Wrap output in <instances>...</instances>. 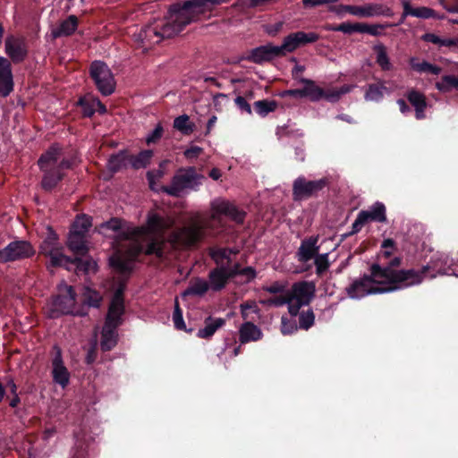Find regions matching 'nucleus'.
Here are the masks:
<instances>
[{
  "label": "nucleus",
  "instance_id": "49",
  "mask_svg": "<svg viewBox=\"0 0 458 458\" xmlns=\"http://www.w3.org/2000/svg\"><path fill=\"white\" fill-rule=\"evenodd\" d=\"M298 329L296 321L294 319H289L287 317L283 316L281 318V333L284 335H292Z\"/></svg>",
  "mask_w": 458,
  "mask_h": 458
},
{
  "label": "nucleus",
  "instance_id": "43",
  "mask_svg": "<svg viewBox=\"0 0 458 458\" xmlns=\"http://www.w3.org/2000/svg\"><path fill=\"white\" fill-rule=\"evenodd\" d=\"M277 106V104L274 100H259L254 102L253 107L257 114L260 116H266L269 113L274 112Z\"/></svg>",
  "mask_w": 458,
  "mask_h": 458
},
{
  "label": "nucleus",
  "instance_id": "3",
  "mask_svg": "<svg viewBox=\"0 0 458 458\" xmlns=\"http://www.w3.org/2000/svg\"><path fill=\"white\" fill-rule=\"evenodd\" d=\"M62 148L53 145L38 159V166L44 172L41 185L46 191L54 189L64 178V170L72 167V161L62 158Z\"/></svg>",
  "mask_w": 458,
  "mask_h": 458
},
{
  "label": "nucleus",
  "instance_id": "10",
  "mask_svg": "<svg viewBox=\"0 0 458 458\" xmlns=\"http://www.w3.org/2000/svg\"><path fill=\"white\" fill-rule=\"evenodd\" d=\"M372 284H377L373 280V276H364L362 278L354 281L347 289L349 297L360 299L368 294L384 293L390 292L386 286H373Z\"/></svg>",
  "mask_w": 458,
  "mask_h": 458
},
{
  "label": "nucleus",
  "instance_id": "64",
  "mask_svg": "<svg viewBox=\"0 0 458 458\" xmlns=\"http://www.w3.org/2000/svg\"><path fill=\"white\" fill-rule=\"evenodd\" d=\"M304 69L305 68L302 65H296L292 71L293 78L300 81V79L302 78L301 75L304 72Z\"/></svg>",
  "mask_w": 458,
  "mask_h": 458
},
{
  "label": "nucleus",
  "instance_id": "4",
  "mask_svg": "<svg viewBox=\"0 0 458 458\" xmlns=\"http://www.w3.org/2000/svg\"><path fill=\"white\" fill-rule=\"evenodd\" d=\"M204 178L194 167L181 168L174 175L171 184L163 186L161 191L170 196L180 197L185 190L196 191Z\"/></svg>",
  "mask_w": 458,
  "mask_h": 458
},
{
  "label": "nucleus",
  "instance_id": "6",
  "mask_svg": "<svg viewBox=\"0 0 458 458\" xmlns=\"http://www.w3.org/2000/svg\"><path fill=\"white\" fill-rule=\"evenodd\" d=\"M89 72L101 94L108 96L114 91L115 82L113 73L104 62H93L90 65Z\"/></svg>",
  "mask_w": 458,
  "mask_h": 458
},
{
  "label": "nucleus",
  "instance_id": "34",
  "mask_svg": "<svg viewBox=\"0 0 458 458\" xmlns=\"http://www.w3.org/2000/svg\"><path fill=\"white\" fill-rule=\"evenodd\" d=\"M409 64L411 69L419 73H429L438 75L442 72L441 67L432 64L427 61L420 62L417 57H411L409 60Z\"/></svg>",
  "mask_w": 458,
  "mask_h": 458
},
{
  "label": "nucleus",
  "instance_id": "44",
  "mask_svg": "<svg viewBox=\"0 0 458 458\" xmlns=\"http://www.w3.org/2000/svg\"><path fill=\"white\" fill-rule=\"evenodd\" d=\"M422 39L426 42L437 45L439 47L455 46V40L452 38H443L434 33H426L422 36Z\"/></svg>",
  "mask_w": 458,
  "mask_h": 458
},
{
  "label": "nucleus",
  "instance_id": "7",
  "mask_svg": "<svg viewBox=\"0 0 458 458\" xmlns=\"http://www.w3.org/2000/svg\"><path fill=\"white\" fill-rule=\"evenodd\" d=\"M327 184L328 181L326 178L309 181L304 176H299L293 183V198L294 200H303L315 197Z\"/></svg>",
  "mask_w": 458,
  "mask_h": 458
},
{
  "label": "nucleus",
  "instance_id": "21",
  "mask_svg": "<svg viewBox=\"0 0 458 458\" xmlns=\"http://www.w3.org/2000/svg\"><path fill=\"white\" fill-rule=\"evenodd\" d=\"M53 378L56 384H59L63 388L69 383L70 374L64 365L61 350L56 348V353L53 360Z\"/></svg>",
  "mask_w": 458,
  "mask_h": 458
},
{
  "label": "nucleus",
  "instance_id": "54",
  "mask_svg": "<svg viewBox=\"0 0 458 458\" xmlns=\"http://www.w3.org/2000/svg\"><path fill=\"white\" fill-rule=\"evenodd\" d=\"M382 29H384V26L380 25V24L369 25V24L361 23L360 33H368L372 36H378L381 34L380 30Z\"/></svg>",
  "mask_w": 458,
  "mask_h": 458
},
{
  "label": "nucleus",
  "instance_id": "62",
  "mask_svg": "<svg viewBox=\"0 0 458 458\" xmlns=\"http://www.w3.org/2000/svg\"><path fill=\"white\" fill-rule=\"evenodd\" d=\"M281 97H283V98L293 97V98H303L302 89L284 90L281 93Z\"/></svg>",
  "mask_w": 458,
  "mask_h": 458
},
{
  "label": "nucleus",
  "instance_id": "14",
  "mask_svg": "<svg viewBox=\"0 0 458 458\" xmlns=\"http://www.w3.org/2000/svg\"><path fill=\"white\" fill-rule=\"evenodd\" d=\"M208 4V0L186 1L177 9L176 20L182 23H191L195 17L206 10Z\"/></svg>",
  "mask_w": 458,
  "mask_h": 458
},
{
  "label": "nucleus",
  "instance_id": "18",
  "mask_svg": "<svg viewBox=\"0 0 458 458\" xmlns=\"http://www.w3.org/2000/svg\"><path fill=\"white\" fill-rule=\"evenodd\" d=\"M13 90V78L11 62L0 56V97L6 98Z\"/></svg>",
  "mask_w": 458,
  "mask_h": 458
},
{
  "label": "nucleus",
  "instance_id": "58",
  "mask_svg": "<svg viewBox=\"0 0 458 458\" xmlns=\"http://www.w3.org/2000/svg\"><path fill=\"white\" fill-rule=\"evenodd\" d=\"M287 293L284 296H278L275 298L268 299L267 301H263L262 303L266 305H274L276 307H280L285 305L287 302Z\"/></svg>",
  "mask_w": 458,
  "mask_h": 458
},
{
  "label": "nucleus",
  "instance_id": "48",
  "mask_svg": "<svg viewBox=\"0 0 458 458\" xmlns=\"http://www.w3.org/2000/svg\"><path fill=\"white\" fill-rule=\"evenodd\" d=\"M101 299L98 292L89 288H87L83 293V301L91 307H98Z\"/></svg>",
  "mask_w": 458,
  "mask_h": 458
},
{
  "label": "nucleus",
  "instance_id": "5",
  "mask_svg": "<svg viewBox=\"0 0 458 458\" xmlns=\"http://www.w3.org/2000/svg\"><path fill=\"white\" fill-rule=\"evenodd\" d=\"M52 312L53 317L60 314L84 315L75 308V293L72 286L64 283L59 284L58 294L52 303Z\"/></svg>",
  "mask_w": 458,
  "mask_h": 458
},
{
  "label": "nucleus",
  "instance_id": "60",
  "mask_svg": "<svg viewBox=\"0 0 458 458\" xmlns=\"http://www.w3.org/2000/svg\"><path fill=\"white\" fill-rule=\"evenodd\" d=\"M202 151H203V149L200 147L191 146V148H187L184 151V156L187 158L191 159V158L197 157Z\"/></svg>",
  "mask_w": 458,
  "mask_h": 458
},
{
  "label": "nucleus",
  "instance_id": "41",
  "mask_svg": "<svg viewBox=\"0 0 458 458\" xmlns=\"http://www.w3.org/2000/svg\"><path fill=\"white\" fill-rule=\"evenodd\" d=\"M210 288L208 282L196 279L183 293V295H203Z\"/></svg>",
  "mask_w": 458,
  "mask_h": 458
},
{
  "label": "nucleus",
  "instance_id": "15",
  "mask_svg": "<svg viewBox=\"0 0 458 458\" xmlns=\"http://www.w3.org/2000/svg\"><path fill=\"white\" fill-rule=\"evenodd\" d=\"M315 284L312 282L301 281L294 283L287 296L301 303V305H309L315 295Z\"/></svg>",
  "mask_w": 458,
  "mask_h": 458
},
{
  "label": "nucleus",
  "instance_id": "61",
  "mask_svg": "<svg viewBox=\"0 0 458 458\" xmlns=\"http://www.w3.org/2000/svg\"><path fill=\"white\" fill-rule=\"evenodd\" d=\"M123 222L118 218H112L111 220L103 224V226L113 231H118L122 228Z\"/></svg>",
  "mask_w": 458,
  "mask_h": 458
},
{
  "label": "nucleus",
  "instance_id": "28",
  "mask_svg": "<svg viewBox=\"0 0 458 458\" xmlns=\"http://www.w3.org/2000/svg\"><path fill=\"white\" fill-rule=\"evenodd\" d=\"M69 249L75 254L84 256L88 252L85 234L71 230L67 241Z\"/></svg>",
  "mask_w": 458,
  "mask_h": 458
},
{
  "label": "nucleus",
  "instance_id": "25",
  "mask_svg": "<svg viewBox=\"0 0 458 458\" xmlns=\"http://www.w3.org/2000/svg\"><path fill=\"white\" fill-rule=\"evenodd\" d=\"M403 12L402 14V20L401 21L404 20V18L408 15L417 17V18H422V19H428V18H437V19H443V16L437 15V13L429 8V7H417L413 8L410 3L406 0H403Z\"/></svg>",
  "mask_w": 458,
  "mask_h": 458
},
{
  "label": "nucleus",
  "instance_id": "19",
  "mask_svg": "<svg viewBox=\"0 0 458 458\" xmlns=\"http://www.w3.org/2000/svg\"><path fill=\"white\" fill-rule=\"evenodd\" d=\"M159 31V23L150 24L142 28L136 35V38L141 42L143 47H151L162 41Z\"/></svg>",
  "mask_w": 458,
  "mask_h": 458
},
{
  "label": "nucleus",
  "instance_id": "8",
  "mask_svg": "<svg viewBox=\"0 0 458 458\" xmlns=\"http://www.w3.org/2000/svg\"><path fill=\"white\" fill-rule=\"evenodd\" d=\"M421 274V282L428 276L435 278L437 275H456L452 267L451 260L445 254L434 256L430 262L418 270Z\"/></svg>",
  "mask_w": 458,
  "mask_h": 458
},
{
  "label": "nucleus",
  "instance_id": "17",
  "mask_svg": "<svg viewBox=\"0 0 458 458\" xmlns=\"http://www.w3.org/2000/svg\"><path fill=\"white\" fill-rule=\"evenodd\" d=\"M351 9L354 11L352 12V15L361 18L375 16L390 17L393 15L392 10L388 6L382 4L370 3L364 5H355V8Z\"/></svg>",
  "mask_w": 458,
  "mask_h": 458
},
{
  "label": "nucleus",
  "instance_id": "39",
  "mask_svg": "<svg viewBox=\"0 0 458 458\" xmlns=\"http://www.w3.org/2000/svg\"><path fill=\"white\" fill-rule=\"evenodd\" d=\"M231 249L219 248L210 251V257L216 262L217 267L233 266L231 264Z\"/></svg>",
  "mask_w": 458,
  "mask_h": 458
},
{
  "label": "nucleus",
  "instance_id": "27",
  "mask_svg": "<svg viewBox=\"0 0 458 458\" xmlns=\"http://www.w3.org/2000/svg\"><path fill=\"white\" fill-rule=\"evenodd\" d=\"M406 98L415 109L416 119H424V112L427 107V100L425 95L416 89H411L406 93Z\"/></svg>",
  "mask_w": 458,
  "mask_h": 458
},
{
  "label": "nucleus",
  "instance_id": "1",
  "mask_svg": "<svg viewBox=\"0 0 458 458\" xmlns=\"http://www.w3.org/2000/svg\"><path fill=\"white\" fill-rule=\"evenodd\" d=\"M222 216H226L236 223H242L245 213L239 210L231 202L216 199L210 203V215L196 214L191 217L189 224L173 232L165 242L162 236L165 230L173 226L174 221L169 216L149 213L146 227L133 228L128 231L126 238L132 242L128 256L116 253L110 259L111 266L120 274V283L109 305L105 325L102 330L100 347L104 352L110 351L117 344L116 328L122 324L124 312L123 291L124 280L131 274L133 260L141 252L164 257L168 248L179 249L193 246L209 236L217 225H221Z\"/></svg>",
  "mask_w": 458,
  "mask_h": 458
},
{
  "label": "nucleus",
  "instance_id": "38",
  "mask_svg": "<svg viewBox=\"0 0 458 458\" xmlns=\"http://www.w3.org/2000/svg\"><path fill=\"white\" fill-rule=\"evenodd\" d=\"M174 128L183 135H190L195 130V124L190 121L187 114H182L174 120Z\"/></svg>",
  "mask_w": 458,
  "mask_h": 458
},
{
  "label": "nucleus",
  "instance_id": "52",
  "mask_svg": "<svg viewBox=\"0 0 458 458\" xmlns=\"http://www.w3.org/2000/svg\"><path fill=\"white\" fill-rule=\"evenodd\" d=\"M231 267H237V276H244L246 277V281H250L256 276V271L251 267H246L244 268H241L239 263H234Z\"/></svg>",
  "mask_w": 458,
  "mask_h": 458
},
{
  "label": "nucleus",
  "instance_id": "22",
  "mask_svg": "<svg viewBox=\"0 0 458 458\" xmlns=\"http://www.w3.org/2000/svg\"><path fill=\"white\" fill-rule=\"evenodd\" d=\"M318 236H311L303 240L297 251L298 260L301 262H308L314 259L318 252Z\"/></svg>",
  "mask_w": 458,
  "mask_h": 458
},
{
  "label": "nucleus",
  "instance_id": "12",
  "mask_svg": "<svg viewBox=\"0 0 458 458\" xmlns=\"http://www.w3.org/2000/svg\"><path fill=\"white\" fill-rule=\"evenodd\" d=\"M237 267L221 266L212 269L208 275L210 289L215 292L224 289L228 281L237 276Z\"/></svg>",
  "mask_w": 458,
  "mask_h": 458
},
{
  "label": "nucleus",
  "instance_id": "31",
  "mask_svg": "<svg viewBox=\"0 0 458 458\" xmlns=\"http://www.w3.org/2000/svg\"><path fill=\"white\" fill-rule=\"evenodd\" d=\"M225 324V319L222 318H213L212 317H208L205 319V327L199 329L197 335L199 338L208 339L216 333L218 328L222 327Z\"/></svg>",
  "mask_w": 458,
  "mask_h": 458
},
{
  "label": "nucleus",
  "instance_id": "45",
  "mask_svg": "<svg viewBox=\"0 0 458 458\" xmlns=\"http://www.w3.org/2000/svg\"><path fill=\"white\" fill-rule=\"evenodd\" d=\"M91 226V218L86 215L77 217L72 226V230L81 233L86 235V233Z\"/></svg>",
  "mask_w": 458,
  "mask_h": 458
},
{
  "label": "nucleus",
  "instance_id": "33",
  "mask_svg": "<svg viewBox=\"0 0 458 458\" xmlns=\"http://www.w3.org/2000/svg\"><path fill=\"white\" fill-rule=\"evenodd\" d=\"M388 92L385 82L379 81L377 83H372L368 86L364 98L366 101L379 102L384 98V95Z\"/></svg>",
  "mask_w": 458,
  "mask_h": 458
},
{
  "label": "nucleus",
  "instance_id": "46",
  "mask_svg": "<svg viewBox=\"0 0 458 458\" xmlns=\"http://www.w3.org/2000/svg\"><path fill=\"white\" fill-rule=\"evenodd\" d=\"M315 322V314L312 310L302 311L299 314V326L300 328L308 330Z\"/></svg>",
  "mask_w": 458,
  "mask_h": 458
},
{
  "label": "nucleus",
  "instance_id": "37",
  "mask_svg": "<svg viewBox=\"0 0 458 458\" xmlns=\"http://www.w3.org/2000/svg\"><path fill=\"white\" fill-rule=\"evenodd\" d=\"M376 53V62L383 71H390L393 68L390 59L387 55L386 47L379 43L373 47Z\"/></svg>",
  "mask_w": 458,
  "mask_h": 458
},
{
  "label": "nucleus",
  "instance_id": "9",
  "mask_svg": "<svg viewBox=\"0 0 458 458\" xmlns=\"http://www.w3.org/2000/svg\"><path fill=\"white\" fill-rule=\"evenodd\" d=\"M50 262L53 266H64L67 269H71V266H74L78 271L84 273L95 272L97 270V263L90 258H74L71 259L60 252L50 253Z\"/></svg>",
  "mask_w": 458,
  "mask_h": 458
},
{
  "label": "nucleus",
  "instance_id": "20",
  "mask_svg": "<svg viewBox=\"0 0 458 458\" xmlns=\"http://www.w3.org/2000/svg\"><path fill=\"white\" fill-rule=\"evenodd\" d=\"M177 18V10L172 11L168 21L165 23L159 24L160 27V36L161 39L169 38L182 30V29L188 25L189 23H182L181 21L176 20Z\"/></svg>",
  "mask_w": 458,
  "mask_h": 458
},
{
  "label": "nucleus",
  "instance_id": "55",
  "mask_svg": "<svg viewBox=\"0 0 458 458\" xmlns=\"http://www.w3.org/2000/svg\"><path fill=\"white\" fill-rule=\"evenodd\" d=\"M234 103L235 105L237 106V107L242 111V112H245L246 114H251V107H250V105L247 102V100L245 99V98L242 97V96H238L235 99H234Z\"/></svg>",
  "mask_w": 458,
  "mask_h": 458
},
{
  "label": "nucleus",
  "instance_id": "35",
  "mask_svg": "<svg viewBox=\"0 0 458 458\" xmlns=\"http://www.w3.org/2000/svg\"><path fill=\"white\" fill-rule=\"evenodd\" d=\"M152 157V150H143L140 151L138 155L129 154L130 166L133 169L145 168L149 164Z\"/></svg>",
  "mask_w": 458,
  "mask_h": 458
},
{
  "label": "nucleus",
  "instance_id": "29",
  "mask_svg": "<svg viewBox=\"0 0 458 458\" xmlns=\"http://www.w3.org/2000/svg\"><path fill=\"white\" fill-rule=\"evenodd\" d=\"M300 82L304 85L302 88L303 98H307L312 102H318L322 99L324 89L317 86L314 81L306 78H301Z\"/></svg>",
  "mask_w": 458,
  "mask_h": 458
},
{
  "label": "nucleus",
  "instance_id": "51",
  "mask_svg": "<svg viewBox=\"0 0 458 458\" xmlns=\"http://www.w3.org/2000/svg\"><path fill=\"white\" fill-rule=\"evenodd\" d=\"M173 321L174 324V327L179 330H185L186 327L182 318V311L179 306L178 300L175 299L174 301V310L173 313Z\"/></svg>",
  "mask_w": 458,
  "mask_h": 458
},
{
  "label": "nucleus",
  "instance_id": "23",
  "mask_svg": "<svg viewBox=\"0 0 458 458\" xmlns=\"http://www.w3.org/2000/svg\"><path fill=\"white\" fill-rule=\"evenodd\" d=\"M5 53L13 63L22 61L26 55L21 40L14 36L5 38Z\"/></svg>",
  "mask_w": 458,
  "mask_h": 458
},
{
  "label": "nucleus",
  "instance_id": "11",
  "mask_svg": "<svg viewBox=\"0 0 458 458\" xmlns=\"http://www.w3.org/2000/svg\"><path fill=\"white\" fill-rule=\"evenodd\" d=\"M319 39V35L315 32L297 31L286 36L280 46L283 55L293 53L297 48L307 44H312Z\"/></svg>",
  "mask_w": 458,
  "mask_h": 458
},
{
  "label": "nucleus",
  "instance_id": "53",
  "mask_svg": "<svg viewBox=\"0 0 458 458\" xmlns=\"http://www.w3.org/2000/svg\"><path fill=\"white\" fill-rule=\"evenodd\" d=\"M163 132V126L160 123L157 124V127L147 136V144L156 143L158 141L161 139Z\"/></svg>",
  "mask_w": 458,
  "mask_h": 458
},
{
  "label": "nucleus",
  "instance_id": "59",
  "mask_svg": "<svg viewBox=\"0 0 458 458\" xmlns=\"http://www.w3.org/2000/svg\"><path fill=\"white\" fill-rule=\"evenodd\" d=\"M338 0H302L304 7H316L331 3H336Z\"/></svg>",
  "mask_w": 458,
  "mask_h": 458
},
{
  "label": "nucleus",
  "instance_id": "2",
  "mask_svg": "<svg viewBox=\"0 0 458 458\" xmlns=\"http://www.w3.org/2000/svg\"><path fill=\"white\" fill-rule=\"evenodd\" d=\"M401 258H394L386 266L373 264L370 267L373 280L378 284H387L390 292L417 285L421 283V274L415 269H400Z\"/></svg>",
  "mask_w": 458,
  "mask_h": 458
},
{
  "label": "nucleus",
  "instance_id": "42",
  "mask_svg": "<svg viewBox=\"0 0 458 458\" xmlns=\"http://www.w3.org/2000/svg\"><path fill=\"white\" fill-rule=\"evenodd\" d=\"M436 88L441 92H450L453 89H458V76L445 75L436 83Z\"/></svg>",
  "mask_w": 458,
  "mask_h": 458
},
{
  "label": "nucleus",
  "instance_id": "13",
  "mask_svg": "<svg viewBox=\"0 0 458 458\" xmlns=\"http://www.w3.org/2000/svg\"><path fill=\"white\" fill-rule=\"evenodd\" d=\"M29 257V242L14 241L0 250V262L7 263Z\"/></svg>",
  "mask_w": 458,
  "mask_h": 458
},
{
  "label": "nucleus",
  "instance_id": "26",
  "mask_svg": "<svg viewBox=\"0 0 458 458\" xmlns=\"http://www.w3.org/2000/svg\"><path fill=\"white\" fill-rule=\"evenodd\" d=\"M360 216L367 224L368 222H386V207L381 202H376L366 210H361L360 213Z\"/></svg>",
  "mask_w": 458,
  "mask_h": 458
},
{
  "label": "nucleus",
  "instance_id": "36",
  "mask_svg": "<svg viewBox=\"0 0 458 458\" xmlns=\"http://www.w3.org/2000/svg\"><path fill=\"white\" fill-rule=\"evenodd\" d=\"M80 104L83 108L84 115L89 117L96 112L100 114H105L106 112V106L98 98H91L89 100L81 99Z\"/></svg>",
  "mask_w": 458,
  "mask_h": 458
},
{
  "label": "nucleus",
  "instance_id": "63",
  "mask_svg": "<svg viewBox=\"0 0 458 458\" xmlns=\"http://www.w3.org/2000/svg\"><path fill=\"white\" fill-rule=\"evenodd\" d=\"M366 223L364 222V220L362 219V217L360 216V214H358L355 221L353 222L352 224V232L351 233H356L360 231V229L362 228V226L365 225Z\"/></svg>",
  "mask_w": 458,
  "mask_h": 458
},
{
  "label": "nucleus",
  "instance_id": "16",
  "mask_svg": "<svg viewBox=\"0 0 458 458\" xmlns=\"http://www.w3.org/2000/svg\"><path fill=\"white\" fill-rule=\"evenodd\" d=\"M278 56H284L280 46L267 44L251 49L246 59L255 64H261Z\"/></svg>",
  "mask_w": 458,
  "mask_h": 458
},
{
  "label": "nucleus",
  "instance_id": "30",
  "mask_svg": "<svg viewBox=\"0 0 458 458\" xmlns=\"http://www.w3.org/2000/svg\"><path fill=\"white\" fill-rule=\"evenodd\" d=\"M78 27V18L75 15H70L67 19L52 30L54 38L67 37L72 35Z\"/></svg>",
  "mask_w": 458,
  "mask_h": 458
},
{
  "label": "nucleus",
  "instance_id": "56",
  "mask_svg": "<svg viewBox=\"0 0 458 458\" xmlns=\"http://www.w3.org/2000/svg\"><path fill=\"white\" fill-rule=\"evenodd\" d=\"M286 284L281 282H274L268 286H265L264 290L269 293H281L284 292Z\"/></svg>",
  "mask_w": 458,
  "mask_h": 458
},
{
  "label": "nucleus",
  "instance_id": "50",
  "mask_svg": "<svg viewBox=\"0 0 458 458\" xmlns=\"http://www.w3.org/2000/svg\"><path fill=\"white\" fill-rule=\"evenodd\" d=\"M334 31H341L345 34H351L352 32H360L361 23H350V22H343L335 27H332L330 29Z\"/></svg>",
  "mask_w": 458,
  "mask_h": 458
},
{
  "label": "nucleus",
  "instance_id": "57",
  "mask_svg": "<svg viewBox=\"0 0 458 458\" xmlns=\"http://www.w3.org/2000/svg\"><path fill=\"white\" fill-rule=\"evenodd\" d=\"M287 302L288 305V311L293 316L295 317L299 314L300 309L303 306L301 305V303L295 300H292L289 296H287Z\"/></svg>",
  "mask_w": 458,
  "mask_h": 458
},
{
  "label": "nucleus",
  "instance_id": "24",
  "mask_svg": "<svg viewBox=\"0 0 458 458\" xmlns=\"http://www.w3.org/2000/svg\"><path fill=\"white\" fill-rule=\"evenodd\" d=\"M263 337L261 329L252 322L246 321L239 328V341L242 344L257 342Z\"/></svg>",
  "mask_w": 458,
  "mask_h": 458
},
{
  "label": "nucleus",
  "instance_id": "47",
  "mask_svg": "<svg viewBox=\"0 0 458 458\" xmlns=\"http://www.w3.org/2000/svg\"><path fill=\"white\" fill-rule=\"evenodd\" d=\"M316 273L318 276L324 274L329 267L328 254H317L314 258Z\"/></svg>",
  "mask_w": 458,
  "mask_h": 458
},
{
  "label": "nucleus",
  "instance_id": "32",
  "mask_svg": "<svg viewBox=\"0 0 458 458\" xmlns=\"http://www.w3.org/2000/svg\"><path fill=\"white\" fill-rule=\"evenodd\" d=\"M128 166H130V163L129 152L127 150H121L117 154L112 155L108 159L107 167L113 173Z\"/></svg>",
  "mask_w": 458,
  "mask_h": 458
},
{
  "label": "nucleus",
  "instance_id": "40",
  "mask_svg": "<svg viewBox=\"0 0 458 458\" xmlns=\"http://www.w3.org/2000/svg\"><path fill=\"white\" fill-rule=\"evenodd\" d=\"M353 86L352 85H344L339 89H331L324 90V95L322 98H325L329 102L335 103L337 102L343 95L351 92Z\"/></svg>",
  "mask_w": 458,
  "mask_h": 458
}]
</instances>
